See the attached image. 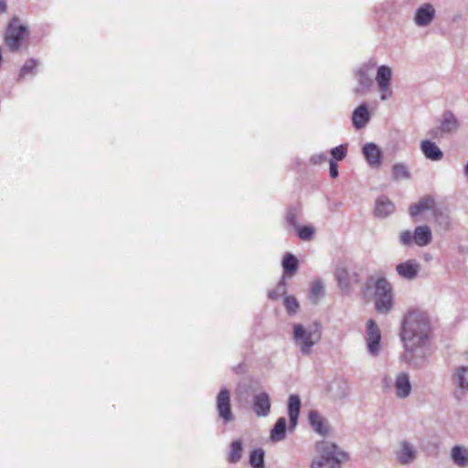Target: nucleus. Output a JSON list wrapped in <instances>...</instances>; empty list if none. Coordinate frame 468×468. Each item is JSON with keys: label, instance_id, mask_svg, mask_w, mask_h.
<instances>
[{"label": "nucleus", "instance_id": "obj_1", "mask_svg": "<svg viewBox=\"0 0 468 468\" xmlns=\"http://www.w3.org/2000/svg\"><path fill=\"white\" fill-rule=\"evenodd\" d=\"M431 332L430 318L420 309H410L404 316L400 337L407 350H414L427 340Z\"/></svg>", "mask_w": 468, "mask_h": 468}, {"label": "nucleus", "instance_id": "obj_2", "mask_svg": "<svg viewBox=\"0 0 468 468\" xmlns=\"http://www.w3.org/2000/svg\"><path fill=\"white\" fill-rule=\"evenodd\" d=\"M320 339L321 327L318 324H314L308 327H304L301 324H293V340L303 354L309 355L312 347Z\"/></svg>", "mask_w": 468, "mask_h": 468}, {"label": "nucleus", "instance_id": "obj_3", "mask_svg": "<svg viewBox=\"0 0 468 468\" xmlns=\"http://www.w3.org/2000/svg\"><path fill=\"white\" fill-rule=\"evenodd\" d=\"M316 449L321 456L313 462L312 468H340L341 462L346 457L335 444L327 441L317 443Z\"/></svg>", "mask_w": 468, "mask_h": 468}, {"label": "nucleus", "instance_id": "obj_4", "mask_svg": "<svg viewBox=\"0 0 468 468\" xmlns=\"http://www.w3.org/2000/svg\"><path fill=\"white\" fill-rule=\"evenodd\" d=\"M375 308L380 314H387L393 305L391 284L385 278H379L375 282Z\"/></svg>", "mask_w": 468, "mask_h": 468}, {"label": "nucleus", "instance_id": "obj_5", "mask_svg": "<svg viewBox=\"0 0 468 468\" xmlns=\"http://www.w3.org/2000/svg\"><path fill=\"white\" fill-rule=\"evenodd\" d=\"M27 36V27L20 24L18 18L14 17L7 26L5 35V43L9 50L14 52L20 48Z\"/></svg>", "mask_w": 468, "mask_h": 468}, {"label": "nucleus", "instance_id": "obj_6", "mask_svg": "<svg viewBox=\"0 0 468 468\" xmlns=\"http://www.w3.org/2000/svg\"><path fill=\"white\" fill-rule=\"evenodd\" d=\"M392 72L387 66H380L378 69L376 80L378 82L379 90L381 92V100H387L391 96L392 90L390 89Z\"/></svg>", "mask_w": 468, "mask_h": 468}, {"label": "nucleus", "instance_id": "obj_7", "mask_svg": "<svg viewBox=\"0 0 468 468\" xmlns=\"http://www.w3.org/2000/svg\"><path fill=\"white\" fill-rule=\"evenodd\" d=\"M217 409L220 418L228 422L232 420L230 395L227 388H222L217 397Z\"/></svg>", "mask_w": 468, "mask_h": 468}, {"label": "nucleus", "instance_id": "obj_8", "mask_svg": "<svg viewBox=\"0 0 468 468\" xmlns=\"http://www.w3.org/2000/svg\"><path fill=\"white\" fill-rule=\"evenodd\" d=\"M380 331L375 321L372 319L367 323V347L372 355H376L379 349Z\"/></svg>", "mask_w": 468, "mask_h": 468}, {"label": "nucleus", "instance_id": "obj_9", "mask_svg": "<svg viewBox=\"0 0 468 468\" xmlns=\"http://www.w3.org/2000/svg\"><path fill=\"white\" fill-rule=\"evenodd\" d=\"M396 271L400 277L412 280L416 278L419 273L420 264L414 260H409L398 264Z\"/></svg>", "mask_w": 468, "mask_h": 468}, {"label": "nucleus", "instance_id": "obj_10", "mask_svg": "<svg viewBox=\"0 0 468 468\" xmlns=\"http://www.w3.org/2000/svg\"><path fill=\"white\" fill-rule=\"evenodd\" d=\"M457 127L458 122L454 116L452 114H445L440 127L432 129L430 133L432 137L438 138L444 133L455 131Z\"/></svg>", "mask_w": 468, "mask_h": 468}, {"label": "nucleus", "instance_id": "obj_11", "mask_svg": "<svg viewBox=\"0 0 468 468\" xmlns=\"http://www.w3.org/2000/svg\"><path fill=\"white\" fill-rule=\"evenodd\" d=\"M270 409V397L266 392H261L254 397L253 410L258 416H267Z\"/></svg>", "mask_w": 468, "mask_h": 468}, {"label": "nucleus", "instance_id": "obj_12", "mask_svg": "<svg viewBox=\"0 0 468 468\" xmlns=\"http://www.w3.org/2000/svg\"><path fill=\"white\" fill-rule=\"evenodd\" d=\"M396 394L399 398H406L410 395L411 385L410 378L406 373H400L397 376L395 381Z\"/></svg>", "mask_w": 468, "mask_h": 468}, {"label": "nucleus", "instance_id": "obj_13", "mask_svg": "<svg viewBox=\"0 0 468 468\" xmlns=\"http://www.w3.org/2000/svg\"><path fill=\"white\" fill-rule=\"evenodd\" d=\"M434 8L430 4H425L420 7L415 16V22L419 26H426L430 24L434 16Z\"/></svg>", "mask_w": 468, "mask_h": 468}, {"label": "nucleus", "instance_id": "obj_14", "mask_svg": "<svg viewBox=\"0 0 468 468\" xmlns=\"http://www.w3.org/2000/svg\"><path fill=\"white\" fill-rule=\"evenodd\" d=\"M435 202L431 197H424L416 204L410 207L409 212L411 217H416L426 210L432 209Z\"/></svg>", "mask_w": 468, "mask_h": 468}, {"label": "nucleus", "instance_id": "obj_15", "mask_svg": "<svg viewBox=\"0 0 468 468\" xmlns=\"http://www.w3.org/2000/svg\"><path fill=\"white\" fill-rule=\"evenodd\" d=\"M335 278L341 289H348L351 284L357 282V275H349L346 268L340 267L335 271Z\"/></svg>", "mask_w": 468, "mask_h": 468}, {"label": "nucleus", "instance_id": "obj_16", "mask_svg": "<svg viewBox=\"0 0 468 468\" xmlns=\"http://www.w3.org/2000/svg\"><path fill=\"white\" fill-rule=\"evenodd\" d=\"M349 385L343 378H335L330 385L329 391L335 399H344L349 393Z\"/></svg>", "mask_w": 468, "mask_h": 468}, {"label": "nucleus", "instance_id": "obj_17", "mask_svg": "<svg viewBox=\"0 0 468 468\" xmlns=\"http://www.w3.org/2000/svg\"><path fill=\"white\" fill-rule=\"evenodd\" d=\"M421 151L423 152L424 155L432 161H438L441 160L443 156L442 152L440 150V148L432 142L429 140H424L421 142L420 144Z\"/></svg>", "mask_w": 468, "mask_h": 468}, {"label": "nucleus", "instance_id": "obj_18", "mask_svg": "<svg viewBox=\"0 0 468 468\" xmlns=\"http://www.w3.org/2000/svg\"><path fill=\"white\" fill-rule=\"evenodd\" d=\"M414 243L420 247H423L431 243V231L428 226L417 227L413 234Z\"/></svg>", "mask_w": 468, "mask_h": 468}, {"label": "nucleus", "instance_id": "obj_19", "mask_svg": "<svg viewBox=\"0 0 468 468\" xmlns=\"http://www.w3.org/2000/svg\"><path fill=\"white\" fill-rule=\"evenodd\" d=\"M363 154L367 161L371 165H379L381 159V152L374 144H367L363 148Z\"/></svg>", "mask_w": 468, "mask_h": 468}, {"label": "nucleus", "instance_id": "obj_20", "mask_svg": "<svg viewBox=\"0 0 468 468\" xmlns=\"http://www.w3.org/2000/svg\"><path fill=\"white\" fill-rule=\"evenodd\" d=\"M353 124L356 128L360 129L364 127L369 121V112L366 105L358 106L353 112Z\"/></svg>", "mask_w": 468, "mask_h": 468}, {"label": "nucleus", "instance_id": "obj_21", "mask_svg": "<svg viewBox=\"0 0 468 468\" xmlns=\"http://www.w3.org/2000/svg\"><path fill=\"white\" fill-rule=\"evenodd\" d=\"M397 459L401 464H407L413 461L415 452L413 448L406 441L401 443L400 449L396 452Z\"/></svg>", "mask_w": 468, "mask_h": 468}, {"label": "nucleus", "instance_id": "obj_22", "mask_svg": "<svg viewBox=\"0 0 468 468\" xmlns=\"http://www.w3.org/2000/svg\"><path fill=\"white\" fill-rule=\"evenodd\" d=\"M301 401L298 396L291 395L289 398L288 414L291 424L295 426L300 413Z\"/></svg>", "mask_w": 468, "mask_h": 468}, {"label": "nucleus", "instance_id": "obj_23", "mask_svg": "<svg viewBox=\"0 0 468 468\" xmlns=\"http://www.w3.org/2000/svg\"><path fill=\"white\" fill-rule=\"evenodd\" d=\"M451 457L455 464L460 467L468 465V449L462 446H454L451 452Z\"/></svg>", "mask_w": 468, "mask_h": 468}, {"label": "nucleus", "instance_id": "obj_24", "mask_svg": "<svg viewBox=\"0 0 468 468\" xmlns=\"http://www.w3.org/2000/svg\"><path fill=\"white\" fill-rule=\"evenodd\" d=\"M394 204L387 197L379 198L375 207V214L378 217H387L394 211Z\"/></svg>", "mask_w": 468, "mask_h": 468}, {"label": "nucleus", "instance_id": "obj_25", "mask_svg": "<svg viewBox=\"0 0 468 468\" xmlns=\"http://www.w3.org/2000/svg\"><path fill=\"white\" fill-rule=\"evenodd\" d=\"M284 276H292L298 269V261L291 253H287L282 260Z\"/></svg>", "mask_w": 468, "mask_h": 468}, {"label": "nucleus", "instance_id": "obj_26", "mask_svg": "<svg viewBox=\"0 0 468 468\" xmlns=\"http://www.w3.org/2000/svg\"><path fill=\"white\" fill-rule=\"evenodd\" d=\"M242 441L240 440L234 441L230 443L229 452L228 454V462L229 463H236L240 461L242 457Z\"/></svg>", "mask_w": 468, "mask_h": 468}, {"label": "nucleus", "instance_id": "obj_27", "mask_svg": "<svg viewBox=\"0 0 468 468\" xmlns=\"http://www.w3.org/2000/svg\"><path fill=\"white\" fill-rule=\"evenodd\" d=\"M309 420L312 427L315 431L324 435L327 432V426L324 421V419L315 411H312L309 414Z\"/></svg>", "mask_w": 468, "mask_h": 468}, {"label": "nucleus", "instance_id": "obj_28", "mask_svg": "<svg viewBox=\"0 0 468 468\" xmlns=\"http://www.w3.org/2000/svg\"><path fill=\"white\" fill-rule=\"evenodd\" d=\"M286 431V420L284 418H280L275 423L271 432V438L272 441H281L284 438Z\"/></svg>", "mask_w": 468, "mask_h": 468}, {"label": "nucleus", "instance_id": "obj_29", "mask_svg": "<svg viewBox=\"0 0 468 468\" xmlns=\"http://www.w3.org/2000/svg\"><path fill=\"white\" fill-rule=\"evenodd\" d=\"M453 380L461 388L468 390V367L458 368Z\"/></svg>", "mask_w": 468, "mask_h": 468}, {"label": "nucleus", "instance_id": "obj_30", "mask_svg": "<svg viewBox=\"0 0 468 468\" xmlns=\"http://www.w3.org/2000/svg\"><path fill=\"white\" fill-rule=\"evenodd\" d=\"M392 176L394 180H406L410 178V173L403 164H396L392 166Z\"/></svg>", "mask_w": 468, "mask_h": 468}, {"label": "nucleus", "instance_id": "obj_31", "mask_svg": "<svg viewBox=\"0 0 468 468\" xmlns=\"http://www.w3.org/2000/svg\"><path fill=\"white\" fill-rule=\"evenodd\" d=\"M250 463L253 468H264V452L255 449L250 454Z\"/></svg>", "mask_w": 468, "mask_h": 468}, {"label": "nucleus", "instance_id": "obj_32", "mask_svg": "<svg viewBox=\"0 0 468 468\" xmlns=\"http://www.w3.org/2000/svg\"><path fill=\"white\" fill-rule=\"evenodd\" d=\"M286 311L289 314H294L299 309V303L294 296H286L283 300Z\"/></svg>", "mask_w": 468, "mask_h": 468}, {"label": "nucleus", "instance_id": "obj_33", "mask_svg": "<svg viewBox=\"0 0 468 468\" xmlns=\"http://www.w3.org/2000/svg\"><path fill=\"white\" fill-rule=\"evenodd\" d=\"M37 67V61L35 59H28L20 69L19 77L24 78L28 74L34 73Z\"/></svg>", "mask_w": 468, "mask_h": 468}, {"label": "nucleus", "instance_id": "obj_34", "mask_svg": "<svg viewBox=\"0 0 468 468\" xmlns=\"http://www.w3.org/2000/svg\"><path fill=\"white\" fill-rule=\"evenodd\" d=\"M314 233V229L311 226H304L298 229V236L303 240H310Z\"/></svg>", "mask_w": 468, "mask_h": 468}, {"label": "nucleus", "instance_id": "obj_35", "mask_svg": "<svg viewBox=\"0 0 468 468\" xmlns=\"http://www.w3.org/2000/svg\"><path fill=\"white\" fill-rule=\"evenodd\" d=\"M331 154L335 160H343L346 155V147L339 145L331 150Z\"/></svg>", "mask_w": 468, "mask_h": 468}, {"label": "nucleus", "instance_id": "obj_36", "mask_svg": "<svg viewBox=\"0 0 468 468\" xmlns=\"http://www.w3.org/2000/svg\"><path fill=\"white\" fill-rule=\"evenodd\" d=\"M399 240L400 242L405 246H410L414 241L413 236L410 231L405 230L402 231L399 235Z\"/></svg>", "mask_w": 468, "mask_h": 468}, {"label": "nucleus", "instance_id": "obj_37", "mask_svg": "<svg viewBox=\"0 0 468 468\" xmlns=\"http://www.w3.org/2000/svg\"><path fill=\"white\" fill-rule=\"evenodd\" d=\"M322 293H323V286L319 282L314 283L311 290V297L314 301H316L320 297V295H322Z\"/></svg>", "mask_w": 468, "mask_h": 468}, {"label": "nucleus", "instance_id": "obj_38", "mask_svg": "<svg viewBox=\"0 0 468 468\" xmlns=\"http://www.w3.org/2000/svg\"><path fill=\"white\" fill-rule=\"evenodd\" d=\"M330 176L333 178L338 176V165L335 161H330Z\"/></svg>", "mask_w": 468, "mask_h": 468}, {"label": "nucleus", "instance_id": "obj_39", "mask_svg": "<svg viewBox=\"0 0 468 468\" xmlns=\"http://www.w3.org/2000/svg\"><path fill=\"white\" fill-rule=\"evenodd\" d=\"M6 10L5 0H0V13H4Z\"/></svg>", "mask_w": 468, "mask_h": 468}, {"label": "nucleus", "instance_id": "obj_40", "mask_svg": "<svg viewBox=\"0 0 468 468\" xmlns=\"http://www.w3.org/2000/svg\"><path fill=\"white\" fill-rule=\"evenodd\" d=\"M362 78H365L366 83L368 86L370 84L371 80L368 78L365 77L364 75L362 76Z\"/></svg>", "mask_w": 468, "mask_h": 468}, {"label": "nucleus", "instance_id": "obj_41", "mask_svg": "<svg viewBox=\"0 0 468 468\" xmlns=\"http://www.w3.org/2000/svg\"><path fill=\"white\" fill-rule=\"evenodd\" d=\"M269 296H270V298H271V299H276V296L274 295V293H273V292H270V293H269Z\"/></svg>", "mask_w": 468, "mask_h": 468}, {"label": "nucleus", "instance_id": "obj_42", "mask_svg": "<svg viewBox=\"0 0 468 468\" xmlns=\"http://www.w3.org/2000/svg\"><path fill=\"white\" fill-rule=\"evenodd\" d=\"M465 175L468 176V162H467V165L465 166Z\"/></svg>", "mask_w": 468, "mask_h": 468}]
</instances>
